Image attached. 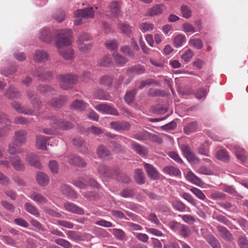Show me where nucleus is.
I'll return each mask as SVG.
<instances>
[{
  "mask_svg": "<svg viewBox=\"0 0 248 248\" xmlns=\"http://www.w3.org/2000/svg\"><path fill=\"white\" fill-rule=\"evenodd\" d=\"M72 34L73 31L71 29H63L58 33L55 40V46L58 52L67 60H71L74 57V50L71 47L65 48V46L72 44Z\"/></svg>",
  "mask_w": 248,
  "mask_h": 248,
  "instance_id": "1",
  "label": "nucleus"
},
{
  "mask_svg": "<svg viewBox=\"0 0 248 248\" xmlns=\"http://www.w3.org/2000/svg\"><path fill=\"white\" fill-rule=\"evenodd\" d=\"M50 121L53 125L52 129L47 128H44L43 132L46 134L52 135L54 132V130L57 127L63 129H69L73 127V125L67 122H64L61 119H58L55 116H52L50 118Z\"/></svg>",
  "mask_w": 248,
  "mask_h": 248,
  "instance_id": "2",
  "label": "nucleus"
},
{
  "mask_svg": "<svg viewBox=\"0 0 248 248\" xmlns=\"http://www.w3.org/2000/svg\"><path fill=\"white\" fill-rule=\"evenodd\" d=\"M94 10L92 7L84 9L77 10L75 12V18L74 22L76 25H79L84 22V20L90 18H93Z\"/></svg>",
  "mask_w": 248,
  "mask_h": 248,
  "instance_id": "3",
  "label": "nucleus"
},
{
  "mask_svg": "<svg viewBox=\"0 0 248 248\" xmlns=\"http://www.w3.org/2000/svg\"><path fill=\"white\" fill-rule=\"evenodd\" d=\"M58 78L61 87L64 90L72 88L78 80L77 76L73 75H61L59 76Z\"/></svg>",
  "mask_w": 248,
  "mask_h": 248,
  "instance_id": "4",
  "label": "nucleus"
},
{
  "mask_svg": "<svg viewBox=\"0 0 248 248\" xmlns=\"http://www.w3.org/2000/svg\"><path fill=\"white\" fill-rule=\"evenodd\" d=\"M62 30H61V31ZM60 31H61V30H54L53 32H52L49 28H44L40 30L39 38L42 41L49 43L52 42L53 40V35H55V36H57L58 33ZM55 39L56 40V37H55Z\"/></svg>",
  "mask_w": 248,
  "mask_h": 248,
  "instance_id": "5",
  "label": "nucleus"
},
{
  "mask_svg": "<svg viewBox=\"0 0 248 248\" xmlns=\"http://www.w3.org/2000/svg\"><path fill=\"white\" fill-rule=\"evenodd\" d=\"M98 111L105 114L118 116L119 113L112 106L107 103H101L94 107Z\"/></svg>",
  "mask_w": 248,
  "mask_h": 248,
  "instance_id": "6",
  "label": "nucleus"
},
{
  "mask_svg": "<svg viewBox=\"0 0 248 248\" xmlns=\"http://www.w3.org/2000/svg\"><path fill=\"white\" fill-rule=\"evenodd\" d=\"M49 54L44 50L37 49L33 56V59L36 62H45L49 60Z\"/></svg>",
  "mask_w": 248,
  "mask_h": 248,
  "instance_id": "7",
  "label": "nucleus"
},
{
  "mask_svg": "<svg viewBox=\"0 0 248 248\" xmlns=\"http://www.w3.org/2000/svg\"><path fill=\"white\" fill-rule=\"evenodd\" d=\"M143 166L150 178L154 180L159 179L160 177L159 172L155 167L146 163H143Z\"/></svg>",
  "mask_w": 248,
  "mask_h": 248,
  "instance_id": "8",
  "label": "nucleus"
},
{
  "mask_svg": "<svg viewBox=\"0 0 248 248\" xmlns=\"http://www.w3.org/2000/svg\"><path fill=\"white\" fill-rule=\"evenodd\" d=\"M121 7L120 2L116 1H113L110 2L108 5L109 12L110 14L114 17L122 16Z\"/></svg>",
  "mask_w": 248,
  "mask_h": 248,
  "instance_id": "9",
  "label": "nucleus"
},
{
  "mask_svg": "<svg viewBox=\"0 0 248 248\" xmlns=\"http://www.w3.org/2000/svg\"><path fill=\"white\" fill-rule=\"evenodd\" d=\"M10 159L12 165L15 170L19 171H23L25 170V167L24 163L19 156H14L10 157Z\"/></svg>",
  "mask_w": 248,
  "mask_h": 248,
  "instance_id": "10",
  "label": "nucleus"
},
{
  "mask_svg": "<svg viewBox=\"0 0 248 248\" xmlns=\"http://www.w3.org/2000/svg\"><path fill=\"white\" fill-rule=\"evenodd\" d=\"M110 125L111 128L117 131L128 130L130 128V124L124 121L112 122Z\"/></svg>",
  "mask_w": 248,
  "mask_h": 248,
  "instance_id": "11",
  "label": "nucleus"
},
{
  "mask_svg": "<svg viewBox=\"0 0 248 248\" xmlns=\"http://www.w3.org/2000/svg\"><path fill=\"white\" fill-rule=\"evenodd\" d=\"M66 160L70 164L78 167H85L86 166V163L82 159L74 155H71L66 157Z\"/></svg>",
  "mask_w": 248,
  "mask_h": 248,
  "instance_id": "12",
  "label": "nucleus"
},
{
  "mask_svg": "<svg viewBox=\"0 0 248 248\" xmlns=\"http://www.w3.org/2000/svg\"><path fill=\"white\" fill-rule=\"evenodd\" d=\"M26 160L28 163L31 166L40 169L41 165L38 157L32 153L27 155Z\"/></svg>",
  "mask_w": 248,
  "mask_h": 248,
  "instance_id": "13",
  "label": "nucleus"
},
{
  "mask_svg": "<svg viewBox=\"0 0 248 248\" xmlns=\"http://www.w3.org/2000/svg\"><path fill=\"white\" fill-rule=\"evenodd\" d=\"M186 179L190 183L200 187H202L204 185L202 180L191 171L187 172L186 175Z\"/></svg>",
  "mask_w": 248,
  "mask_h": 248,
  "instance_id": "14",
  "label": "nucleus"
},
{
  "mask_svg": "<svg viewBox=\"0 0 248 248\" xmlns=\"http://www.w3.org/2000/svg\"><path fill=\"white\" fill-rule=\"evenodd\" d=\"M12 106L16 111L19 113L24 114H32L33 111L32 109H29L25 106L21 105L18 102L15 101L12 103Z\"/></svg>",
  "mask_w": 248,
  "mask_h": 248,
  "instance_id": "15",
  "label": "nucleus"
},
{
  "mask_svg": "<svg viewBox=\"0 0 248 248\" xmlns=\"http://www.w3.org/2000/svg\"><path fill=\"white\" fill-rule=\"evenodd\" d=\"M49 139L48 137L38 135L36 137V146L37 148L41 150L46 149V145L48 144V140Z\"/></svg>",
  "mask_w": 248,
  "mask_h": 248,
  "instance_id": "16",
  "label": "nucleus"
},
{
  "mask_svg": "<svg viewBox=\"0 0 248 248\" xmlns=\"http://www.w3.org/2000/svg\"><path fill=\"white\" fill-rule=\"evenodd\" d=\"M65 209L70 212L75 214L82 215L84 214L83 210L75 204L71 202H66L64 204Z\"/></svg>",
  "mask_w": 248,
  "mask_h": 248,
  "instance_id": "17",
  "label": "nucleus"
},
{
  "mask_svg": "<svg viewBox=\"0 0 248 248\" xmlns=\"http://www.w3.org/2000/svg\"><path fill=\"white\" fill-rule=\"evenodd\" d=\"M36 180L38 184L42 186H46L49 182L48 176L46 174L41 172L37 173Z\"/></svg>",
  "mask_w": 248,
  "mask_h": 248,
  "instance_id": "18",
  "label": "nucleus"
},
{
  "mask_svg": "<svg viewBox=\"0 0 248 248\" xmlns=\"http://www.w3.org/2000/svg\"><path fill=\"white\" fill-rule=\"evenodd\" d=\"M27 133L24 130H19L15 132L14 140L15 141L20 144L25 143Z\"/></svg>",
  "mask_w": 248,
  "mask_h": 248,
  "instance_id": "19",
  "label": "nucleus"
},
{
  "mask_svg": "<svg viewBox=\"0 0 248 248\" xmlns=\"http://www.w3.org/2000/svg\"><path fill=\"white\" fill-rule=\"evenodd\" d=\"M29 197L38 204H44L47 202V199L39 193L33 192Z\"/></svg>",
  "mask_w": 248,
  "mask_h": 248,
  "instance_id": "20",
  "label": "nucleus"
},
{
  "mask_svg": "<svg viewBox=\"0 0 248 248\" xmlns=\"http://www.w3.org/2000/svg\"><path fill=\"white\" fill-rule=\"evenodd\" d=\"M131 147L135 152L140 155H146L148 154V151L145 147L136 142L132 141Z\"/></svg>",
  "mask_w": 248,
  "mask_h": 248,
  "instance_id": "21",
  "label": "nucleus"
},
{
  "mask_svg": "<svg viewBox=\"0 0 248 248\" xmlns=\"http://www.w3.org/2000/svg\"><path fill=\"white\" fill-rule=\"evenodd\" d=\"M87 104L82 100H76L74 101L71 104L70 107L72 108L78 110H83L86 109Z\"/></svg>",
  "mask_w": 248,
  "mask_h": 248,
  "instance_id": "22",
  "label": "nucleus"
},
{
  "mask_svg": "<svg viewBox=\"0 0 248 248\" xmlns=\"http://www.w3.org/2000/svg\"><path fill=\"white\" fill-rule=\"evenodd\" d=\"M163 171L164 173L170 176H180L181 174L180 170L173 166H166L164 168Z\"/></svg>",
  "mask_w": 248,
  "mask_h": 248,
  "instance_id": "23",
  "label": "nucleus"
},
{
  "mask_svg": "<svg viewBox=\"0 0 248 248\" xmlns=\"http://www.w3.org/2000/svg\"><path fill=\"white\" fill-rule=\"evenodd\" d=\"M216 158L222 162H227L230 160V155L228 152L224 149H221L216 153Z\"/></svg>",
  "mask_w": 248,
  "mask_h": 248,
  "instance_id": "24",
  "label": "nucleus"
},
{
  "mask_svg": "<svg viewBox=\"0 0 248 248\" xmlns=\"http://www.w3.org/2000/svg\"><path fill=\"white\" fill-rule=\"evenodd\" d=\"M97 153L99 157L104 159H108L111 156L109 151L103 145L98 147L97 149Z\"/></svg>",
  "mask_w": 248,
  "mask_h": 248,
  "instance_id": "25",
  "label": "nucleus"
},
{
  "mask_svg": "<svg viewBox=\"0 0 248 248\" xmlns=\"http://www.w3.org/2000/svg\"><path fill=\"white\" fill-rule=\"evenodd\" d=\"M217 230L220 235L225 239L230 241L232 238V234L225 227L222 226H217Z\"/></svg>",
  "mask_w": 248,
  "mask_h": 248,
  "instance_id": "26",
  "label": "nucleus"
},
{
  "mask_svg": "<svg viewBox=\"0 0 248 248\" xmlns=\"http://www.w3.org/2000/svg\"><path fill=\"white\" fill-rule=\"evenodd\" d=\"M186 41V36L181 34L176 35L173 38V46L176 48L182 46Z\"/></svg>",
  "mask_w": 248,
  "mask_h": 248,
  "instance_id": "27",
  "label": "nucleus"
},
{
  "mask_svg": "<svg viewBox=\"0 0 248 248\" xmlns=\"http://www.w3.org/2000/svg\"><path fill=\"white\" fill-rule=\"evenodd\" d=\"M113 80V77L110 75H105L101 77L99 80V83L102 85L110 87Z\"/></svg>",
  "mask_w": 248,
  "mask_h": 248,
  "instance_id": "28",
  "label": "nucleus"
},
{
  "mask_svg": "<svg viewBox=\"0 0 248 248\" xmlns=\"http://www.w3.org/2000/svg\"><path fill=\"white\" fill-rule=\"evenodd\" d=\"M118 27L120 31L126 36H130L131 33V28L128 23H119Z\"/></svg>",
  "mask_w": 248,
  "mask_h": 248,
  "instance_id": "29",
  "label": "nucleus"
},
{
  "mask_svg": "<svg viewBox=\"0 0 248 248\" xmlns=\"http://www.w3.org/2000/svg\"><path fill=\"white\" fill-rule=\"evenodd\" d=\"M27 93L34 108H39L40 105L41 104V102L39 101V99L36 97L33 92L30 90H28L27 91Z\"/></svg>",
  "mask_w": 248,
  "mask_h": 248,
  "instance_id": "30",
  "label": "nucleus"
},
{
  "mask_svg": "<svg viewBox=\"0 0 248 248\" xmlns=\"http://www.w3.org/2000/svg\"><path fill=\"white\" fill-rule=\"evenodd\" d=\"M25 209L27 212L36 217L39 216V212L36 206L29 202H26L24 205Z\"/></svg>",
  "mask_w": 248,
  "mask_h": 248,
  "instance_id": "31",
  "label": "nucleus"
},
{
  "mask_svg": "<svg viewBox=\"0 0 248 248\" xmlns=\"http://www.w3.org/2000/svg\"><path fill=\"white\" fill-rule=\"evenodd\" d=\"M134 178L136 182L139 185L145 183L143 172L141 169H137L135 171Z\"/></svg>",
  "mask_w": 248,
  "mask_h": 248,
  "instance_id": "32",
  "label": "nucleus"
},
{
  "mask_svg": "<svg viewBox=\"0 0 248 248\" xmlns=\"http://www.w3.org/2000/svg\"><path fill=\"white\" fill-rule=\"evenodd\" d=\"M93 97L100 100H109V95L104 90H97L93 93Z\"/></svg>",
  "mask_w": 248,
  "mask_h": 248,
  "instance_id": "33",
  "label": "nucleus"
},
{
  "mask_svg": "<svg viewBox=\"0 0 248 248\" xmlns=\"http://www.w3.org/2000/svg\"><path fill=\"white\" fill-rule=\"evenodd\" d=\"M145 68L144 66L138 65L133 66L127 70L128 73H133L137 75H140L145 72Z\"/></svg>",
  "mask_w": 248,
  "mask_h": 248,
  "instance_id": "34",
  "label": "nucleus"
},
{
  "mask_svg": "<svg viewBox=\"0 0 248 248\" xmlns=\"http://www.w3.org/2000/svg\"><path fill=\"white\" fill-rule=\"evenodd\" d=\"M233 152L235 153L237 157L241 161L243 162L246 159L244 151L243 149L237 145H234L233 148Z\"/></svg>",
  "mask_w": 248,
  "mask_h": 248,
  "instance_id": "35",
  "label": "nucleus"
},
{
  "mask_svg": "<svg viewBox=\"0 0 248 248\" xmlns=\"http://www.w3.org/2000/svg\"><path fill=\"white\" fill-rule=\"evenodd\" d=\"M115 63L119 66H123L127 62V60L118 53H114L112 55Z\"/></svg>",
  "mask_w": 248,
  "mask_h": 248,
  "instance_id": "36",
  "label": "nucleus"
},
{
  "mask_svg": "<svg viewBox=\"0 0 248 248\" xmlns=\"http://www.w3.org/2000/svg\"><path fill=\"white\" fill-rule=\"evenodd\" d=\"M5 95L9 98H16L19 97L20 93L15 87L11 86L6 91Z\"/></svg>",
  "mask_w": 248,
  "mask_h": 248,
  "instance_id": "37",
  "label": "nucleus"
},
{
  "mask_svg": "<svg viewBox=\"0 0 248 248\" xmlns=\"http://www.w3.org/2000/svg\"><path fill=\"white\" fill-rule=\"evenodd\" d=\"M188 44L198 49H201L203 47V42L200 38H191L189 39Z\"/></svg>",
  "mask_w": 248,
  "mask_h": 248,
  "instance_id": "38",
  "label": "nucleus"
},
{
  "mask_svg": "<svg viewBox=\"0 0 248 248\" xmlns=\"http://www.w3.org/2000/svg\"><path fill=\"white\" fill-rule=\"evenodd\" d=\"M65 100V97L60 96L59 98H53L50 101L49 104L51 106L60 108L62 105Z\"/></svg>",
  "mask_w": 248,
  "mask_h": 248,
  "instance_id": "39",
  "label": "nucleus"
},
{
  "mask_svg": "<svg viewBox=\"0 0 248 248\" xmlns=\"http://www.w3.org/2000/svg\"><path fill=\"white\" fill-rule=\"evenodd\" d=\"M162 6L161 5H156L148 10V15L150 16H155L162 13L163 10Z\"/></svg>",
  "mask_w": 248,
  "mask_h": 248,
  "instance_id": "40",
  "label": "nucleus"
},
{
  "mask_svg": "<svg viewBox=\"0 0 248 248\" xmlns=\"http://www.w3.org/2000/svg\"><path fill=\"white\" fill-rule=\"evenodd\" d=\"M79 50L83 53H87L92 48V44L88 43H77Z\"/></svg>",
  "mask_w": 248,
  "mask_h": 248,
  "instance_id": "41",
  "label": "nucleus"
},
{
  "mask_svg": "<svg viewBox=\"0 0 248 248\" xmlns=\"http://www.w3.org/2000/svg\"><path fill=\"white\" fill-rule=\"evenodd\" d=\"M206 240L213 248H221V246L218 240L212 235H208Z\"/></svg>",
  "mask_w": 248,
  "mask_h": 248,
  "instance_id": "42",
  "label": "nucleus"
},
{
  "mask_svg": "<svg viewBox=\"0 0 248 248\" xmlns=\"http://www.w3.org/2000/svg\"><path fill=\"white\" fill-rule=\"evenodd\" d=\"M111 63L110 57L109 56L105 55L98 60V65L101 67L108 66Z\"/></svg>",
  "mask_w": 248,
  "mask_h": 248,
  "instance_id": "43",
  "label": "nucleus"
},
{
  "mask_svg": "<svg viewBox=\"0 0 248 248\" xmlns=\"http://www.w3.org/2000/svg\"><path fill=\"white\" fill-rule=\"evenodd\" d=\"M67 238L73 241H77L81 239V236L76 231H68L67 233Z\"/></svg>",
  "mask_w": 248,
  "mask_h": 248,
  "instance_id": "44",
  "label": "nucleus"
},
{
  "mask_svg": "<svg viewBox=\"0 0 248 248\" xmlns=\"http://www.w3.org/2000/svg\"><path fill=\"white\" fill-rule=\"evenodd\" d=\"M193 56V51L191 49H188L186 51H184V53L182 54L181 58L186 63H187L190 62Z\"/></svg>",
  "mask_w": 248,
  "mask_h": 248,
  "instance_id": "45",
  "label": "nucleus"
},
{
  "mask_svg": "<svg viewBox=\"0 0 248 248\" xmlns=\"http://www.w3.org/2000/svg\"><path fill=\"white\" fill-rule=\"evenodd\" d=\"M172 205L175 210L180 212H183L185 211L186 207V206L180 201H175L173 202Z\"/></svg>",
  "mask_w": 248,
  "mask_h": 248,
  "instance_id": "46",
  "label": "nucleus"
},
{
  "mask_svg": "<svg viewBox=\"0 0 248 248\" xmlns=\"http://www.w3.org/2000/svg\"><path fill=\"white\" fill-rule=\"evenodd\" d=\"M198 153L201 155L209 156L208 144L207 142H204L198 148Z\"/></svg>",
  "mask_w": 248,
  "mask_h": 248,
  "instance_id": "47",
  "label": "nucleus"
},
{
  "mask_svg": "<svg viewBox=\"0 0 248 248\" xmlns=\"http://www.w3.org/2000/svg\"><path fill=\"white\" fill-rule=\"evenodd\" d=\"M149 135V133L148 131L143 130L135 134L133 138L139 140H143L148 137Z\"/></svg>",
  "mask_w": 248,
  "mask_h": 248,
  "instance_id": "48",
  "label": "nucleus"
},
{
  "mask_svg": "<svg viewBox=\"0 0 248 248\" xmlns=\"http://www.w3.org/2000/svg\"><path fill=\"white\" fill-rule=\"evenodd\" d=\"M136 92L137 91L136 89H133L132 91L127 92L126 93L124 99L127 103L130 104L132 102L136 94Z\"/></svg>",
  "mask_w": 248,
  "mask_h": 248,
  "instance_id": "49",
  "label": "nucleus"
},
{
  "mask_svg": "<svg viewBox=\"0 0 248 248\" xmlns=\"http://www.w3.org/2000/svg\"><path fill=\"white\" fill-rule=\"evenodd\" d=\"M190 191L199 199L201 200H205L206 196L202 191L196 187H192L190 189Z\"/></svg>",
  "mask_w": 248,
  "mask_h": 248,
  "instance_id": "50",
  "label": "nucleus"
},
{
  "mask_svg": "<svg viewBox=\"0 0 248 248\" xmlns=\"http://www.w3.org/2000/svg\"><path fill=\"white\" fill-rule=\"evenodd\" d=\"M154 28V25L152 23H142L140 24V29L143 32L150 31Z\"/></svg>",
  "mask_w": 248,
  "mask_h": 248,
  "instance_id": "51",
  "label": "nucleus"
},
{
  "mask_svg": "<svg viewBox=\"0 0 248 248\" xmlns=\"http://www.w3.org/2000/svg\"><path fill=\"white\" fill-rule=\"evenodd\" d=\"M106 47L111 50H116L118 48V44L117 41L113 40H107L105 43Z\"/></svg>",
  "mask_w": 248,
  "mask_h": 248,
  "instance_id": "52",
  "label": "nucleus"
},
{
  "mask_svg": "<svg viewBox=\"0 0 248 248\" xmlns=\"http://www.w3.org/2000/svg\"><path fill=\"white\" fill-rule=\"evenodd\" d=\"M55 242L64 248H71L72 247V245L65 239L58 238L55 240Z\"/></svg>",
  "mask_w": 248,
  "mask_h": 248,
  "instance_id": "53",
  "label": "nucleus"
},
{
  "mask_svg": "<svg viewBox=\"0 0 248 248\" xmlns=\"http://www.w3.org/2000/svg\"><path fill=\"white\" fill-rule=\"evenodd\" d=\"M65 17V13L62 10H58L53 15V18L59 22H62Z\"/></svg>",
  "mask_w": 248,
  "mask_h": 248,
  "instance_id": "54",
  "label": "nucleus"
},
{
  "mask_svg": "<svg viewBox=\"0 0 248 248\" xmlns=\"http://www.w3.org/2000/svg\"><path fill=\"white\" fill-rule=\"evenodd\" d=\"M238 244L240 248H248V242L246 236L241 235L238 239Z\"/></svg>",
  "mask_w": 248,
  "mask_h": 248,
  "instance_id": "55",
  "label": "nucleus"
},
{
  "mask_svg": "<svg viewBox=\"0 0 248 248\" xmlns=\"http://www.w3.org/2000/svg\"><path fill=\"white\" fill-rule=\"evenodd\" d=\"M196 172L199 174L204 175H213L214 173L211 170L204 166H201L197 170H196Z\"/></svg>",
  "mask_w": 248,
  "mask_h": 248,
  "instance_id": "56",
  "label": "nucleus"
},
{
  "mask_svg": "<svg viewBox=\"0 0 248 248\" xmlns=\"http://www.w3.org/2000/svg\"><path fill=\"white\" fill-rule=\"evenodd\" d=\"M120 195L125 198L132 197L135 195V192L133 189L126 188L121 191Z\"/></svg>",
  "mask_w": 248,
  "mask_h": 248,
  "instance_id": "57",
  "label": "nucleus"
},
{
  "mask_svg": "<svg viewBox=\"0 0 248 248\" xmlns=\"http://www.w3.org/2000/svg\"><path fill=\"white\" fill-rule=\"evenodd\" d=\"M7 152L11 155H15L16 154H19L22 153L23 151L21 149H17L16 147V145L14 143H10L8 145V148Z\"/></svg>",
  "mask_w": 248,
  "mask_h": 248,
  "instance_id": "58",
  "label": "nucleus"
},
{
  "mask_svg": "<svg viewBox=\"0 0 248 248\" xmlns=\"http://www.w3.org/2000/svg\"><path fill=\"white\" fill-rule=\"evenodd\" d=\"M196 122H191L187 124L184 128V131L186 134H188L191 132L194 131L197 127Z\"/></svg>",
  "mask_w": 248,
  "mask_h": 248,
  "instance_id": "59",
  "label": "nucleus"
},
{
  "mask_svg": "<svg viewBox=\"0 0 248 248\" xmlns=\"http://www.w3.org/2000/svg\"><path fill=\"white\" fill-rule=\"evenodd\" d=\"M48 167L52 173L56 174L58 172L59 166L56 161L54 160L50 161Z\"/></svg>",
  "mask_w": 248,
  "mask_h": 248,
  "instance_id": "60",
  "label": "nucleus"
},
{
  "mask_svg": "<svg viewBox=\"0 0 248 248\" xmlns=\"http://www.w3.org/2000/svg\"><path fill=\"white\" fill-rule=\"evenodd\" d=\"M182 197L188 202H189L190 204H191L192 205H196V201L190 194L184 192L182 195Z\"/></svg>",
  "mask_w": 248,
  "mask_h": 248,
  "instance_id": "61",
  "label": "nucleus"
},
{
  "mask_svg": "<svg viewBox=\"0 0 248 248\" xmlns=\"http://www.w3.org/2000/svg\"><path fill=\"white\" fill-rule=\"evenodd\" d=\"M120 50L122 53L127 55L132 58H133L135 57L134 52L130 50V48L128 46H122L120 48Z\"/></svg>",
  "mask_w": 248,
  "mask_h": 248,
  "instance_id": "62",
  "label": "nucleus"
},
{
  "mask_svg": "<svg viewBox=\"0 0 248 248\" xmlns=\"http://www.w3.org/2000/svg\"><path fill=\"white\" fill-rule=\"evenodd\" d=\"M87 132L91 133L95 135H99L103 133V129L99 127H97L94 126H92L87 129Z\"/></svg>",
  "mask_w": 248,
  "mask_h": 248,
  "instance_id": "63",
  "label": "nucleus"
},
{
  "mask_svg": "<svg viewBox=\"0 0 248 248\" xmlns=\"http://www.w3.org/2000/svg\"><path fill=\"white\" fill-rule=\"evenodd\" d=\"M180 234L184 237H187L190 234V231L188 227L182 224L179 230Z\"/></svg>",
  "mask_w": 248,
  "mask_h": 248,
  "instance_id": "64",
  "label": "nucleus"
}]
</instances>
